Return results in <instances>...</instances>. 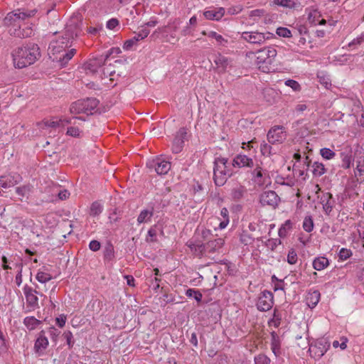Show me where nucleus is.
I'll use <instances>...</instances> for the list:
<instances>
[{
  "instance_id": "nucleus-27",
  "label": "nucleus",
  "mask_w": 364,
  "mask_h": 364,
  "mask_svg": "<svg viewBox=\"0 0 364 364\" xmlns=\"http://www.w3.org/2000/svg\"><path fill=\"white\" fill-rule=\"evenodd\" d=\"M32 191V186L30 184L23 185L16 188V193L22 201L24 198H28Z\"/></svg>"
},
{
  "instance_id": "nucleus-61",
  "label": "nucleus",
  "mask_w": 364,
  "mask_h": 364,
  "mask_svg": "<svg viewBox=\"0 0 364 364\" xmlns=\"http://www.w3.org/2000/svg\"><path fill=\"white\" fill-rule=\"evenodd\" d=\"M16 266L19 267V269L18 271V273H17V274L16 276V279H15L17 286L19 287L22 283V267H23V264H22V263H19V264H16Z\"/></svg>"
},
{
  "instance_id": "nucleus-20",
  "label": "nucleus",
  "mask_w": 364,
  "mask_h": 364,
  "mask_svg": "<svg viewBox=\"0 0 364 364\" xmlns=\"http://www.w3.org/2000/svg\"><path fill=\"white\" fill-rule=\"evenodd\" d=\"M224 14L225 9L223 7H213L203 12L205 18L212 21H219L223 18Z\"/></svg>"
},
{
  "instance_id": "nucleus-29",
  "label": "nucleus",
  "mask_w": 364,
  "mask_h": 364,
  "mask_svg": "<svg viewBox=\"0 0 364 364\" xmlns=\"http://www.w3.org/2000/svg\"><path fill=\"white\" fill-rule=\"evenodd\" d=\"M328 265V259L325 257H318L313 262V267L317 271L323 270Z\"/></svg>"
},
{
  "instance_id": "nucleus-18",
  "label": "nucleus",
  "mask_w": 364,
  "mask_h": 364,
  "mask_svg": "<svg viewBox=\"0 0 364 364\" xmlns=\"http://www.w3.org/2000/svg\"><path fill=\"white\" fill-rule=\"evenodd\" d=\"M232 165L238 168H252L254 166V161L252 158L248 157L246 155L237 154L235 156Z\"/></svg>"
},
{
  "instance_id": "nucleus-53",
  "label": "nucleus",
  "mask_w": 364,
  "mask_h": 364,
  "mask_svg": "<svg viewBox=\"0 0 364 364\" xmlns=\"http://www.w3.org/2000/svg\"><path fill=\"white\" fill-rule=\"evenodd\" d=\"M277 34L281 37L290 38L291 37V32L289 29L284 27H279L277 29Z\"/></svg>"
},
{
  "instance_id": "nucleus-59",
  "label": "nucleus",
  "mask_w": 364,
  "mask_h": 364,
  "mask_svg": "<svg viewBox=\"0 0 364 364\" xmlns=\"http://www.w3.org/2000/svg\"><path fill=\"white\" fill-rule=\"evenodd\" d=\"M63 336L66 340L67 344L69 346V348H73L74 345V341H73V333L70 331H65L63 333Z\"/></svg>"
},
{
  "instance_id": "nucleus-11",
  "label": "nucleus",
  "mask_w": 364,
  "mask_h": 364,
  "mask_svg": "<svg viewBox=\"0 0 364 364\" xmlns=\"http://www.w3.org/2000/svg\"><path fill=\"white\" fill-rule=\"evenodd\" d=\"M23 293L28 306L32 307L33 309H37L39 307L37 294H40V293L38 291L28 285H25L23 287Z\"/></svg>"
},
{
  "instance_id": "nucleus-35",
  "label": "nucleus",
  "mask_w": 364,
  "mask_h": 364,
  "mask_svg": "<svg viewBox=\"0 0 364 364\" xmlns=\"http://www.w3.org/2000/svg\"><path fill=\"white\" fill-rule=\"evenodd\" d=\"M23 323L29 330H33L41 323V321L34 316H27L24 318Z\"/></svg>"
},
{
  "instance_id": "nucleus-9",
  "label": "nucleus",
  "mask_w": 364,
  "mask_h": 364,
  "mask_svg": "<svg viewBox=\"0 0 364 364\" xmlns=\"http://www.w3.org/2000/svg\"><path fill=\"white\" fill-rule=\"evenodd\" d=\"M80 31V30L77 23L68 24L66 26L63 34L55 41H60L65 44L67 41L73 42V40L78 36Z\"/></svg>"
},
{
  "instance_id": "nucleus-16",
  "label": "nucleus",
  "mask_w": 364,
  "mask_h": 364,
  "mask_svg": "<svg viewBox=\"0 0 364 364\" xmlns=\"http://www.w3.org/2000/svg\"><path fill=\"white\" fill-rule=\"evenodd\" d=\"M106 60L107 58L105 55L93 58L85 64V69L92 73H95L100 68L105 65Z\"/></svg>"
},
{
  "instance_id": "nucleus-1",
  "label": "nucleus",
  "mask_w": 364,
  "mask_h": 364,
  "mask_svg": "<svg viewBox=\"0 0 364 364\" xmlns=\"http://www.w3.org/2000/svg\"><path fill=\"white\" fill-rule=\"evenodd\" d=\"M36 12V10L24 11L17 9L9 13L4 19V24L10 27L9 34L20 38L31 36L33 34L32 28L28 26L21 28V26L24 20L33 16Z\"/></svg>"
},
{
  "instance_id": "nucleus-6",
  "label": "nucleus",
  "mask_w": 364,
  "mask_h": 364,
  "mask_svg": "<svg viewBox=\"0 0 364 364\" xmlns=\"http://www.w3.org/2000/svg\"><path fill=\"white\" fill-rule=\"evenodd\" d=\"M267 141L270 144H282L287 139V133L283 126H274L267 132Z\"/></svg>"
},
{
  "instance_id": "nucleus-31",
  "label": "nucleus",
  "mask_w": 364,
  "mask_h": 364,
  "mask_svg": "<svg viewBox=\"0 0 364 364\" xmlns=\"http://www.w3.org/2000/svg\"><path fill=\"white\" fill-rule=\"evenodd\" d=\"M85 106L82 100H79L70 105V111L72 114H77L80 113L85 114Z\"/></svg>"
},
{
  "instance_id": "nucleus-21",
  "label": "nucleus",
  "mask_w": 364,
  "mask_h": 364,
  "mask_svg": "<svg viewBox=\"0 0 364 364\" xmlns=\"http://www.w3.org/2000/svg\"><path fill=\"white\" fill-rule=\"evenodd\" d=\"M48 338L43 335V332H41L34 344L36 353L38 355H41L43 353V350L48 347Z\"/></svg>"
},
{
  "instance_id": "nucleus-37",
  "label": "nucleus",
  "mask_w": 364,
  "mask_h": 364,
  "mask_svg": "<svg viewBox=\"0 0 364 364\" xmlns=\"http://www.w3.org/2000/svg\"><path fill=\"white\" fill-rule=\"evenodd\" d=\"M292 228V223L290 220H286L284 224L279 229V236L280 237H285L287 235L288 232Z\"/></svg>"
},
{
  "instance_id": "nucleus-26",
  "label": "nucleus",
  "mask_w": 364,
  "mask_h": 364,
  "mask_svg": "<svg viewBox=\"0 0 364 364\" xmlns=\"http://www.w3.org/2000/svg\"><path fill=\"white\" fill-rule=\"evenodd\" d=\"M320 296V292L317 290L309 292L306 298V304L310 308H314L319 302Z\"/></svg>"
},
{
  "instance_id": "nucleus-54",
  "label": "nucleus",
  "mask_w": 364,
  "mask_h": 364,
  "mask_svg": "<svg viewBox=\"0 0 364 364\" xmlns=\"http://www.w3.org/2000/svg\"><path fill=\"white\" fill-rule=\"evenodd\" d=\"M285 85L291 87L294 91H300L301 85L299 83L294 80H287L284 82Z\"/></svg>"
},
{
  "instance_id": "nucleus-60",
  "label": "nucleus",
  "mask_w": 364,
  "mask_h": 364,
  "mask_svg": "<svg viewBox=\"0 0 364 364\" xmlns=\"http://www.w3.org/2000/svg\"><path fill=\"white\" fill-rule=\"evenodd\" d=\"M67 134L74 137H80V131L77 127H70L68 128Z\"/></svg>"
},
{
  "instance_id": "nucleus-36",
  "label": "nucleus",
  "mask_w": 364,
  "mask_h": 364,
  "mask_svg": "<svg viewBox=\"0 0 364 364\" xmlns=\"http://www.w3.org/2000/svg\"><path fill=\"white\" fill-rule=\"evenodd\" d=\"M186 296L188 298H193L198 303H200L203 298L201 292L195 289H188L186 291Z\"/></svg>"
},
{
  "instance_id": "nucleus-28",
  "label": "nucleus",
  "mask_w": 364,
  "mask_h": 364,
  "mask_svg": "<svg viewBox=\"0 0 364 364\" xmlns=\"http://www.w3.org/2000/svg\"><path fill=\"white\" fill-rule=\"evenodd\" d=\"M154 215V208L151 210H143L141 211L137 218V222L139 224L148 223L151 220Z\"/></svg>"
},
{
  "instance_id": "nucleus-5",
  "label": "nucleus",
  "mask_w": 364,
  "mask_h": 364,
  "mask_svg": "<svg viewBox=\"0 0 364 364\" xmlns=\"http://www.w3.org/2000/svg\"><path fill=\"white\" fill-rule=\"evenodd\" d=\"M274 304V294L267 290L262 291L256 303L258 311L264 312L270 310Z\"/></svg>"
},
{
  "instance_id": "nucleus-13",
  "label": "nucleus",
  "mask_w": 364,
  "mask_h": 364,
  "mask_svg": "<svg viewBox=\"0 0 364 364\" xmlns=\"http://www.w3.org/2000/svg\"><path fill=\"white\" fill-rule=\"evenodd\" d=\"M22 177L18 173H12L9 175L0 176V181L1 182L3 188H9L19 183L22 181Z\"/></svg>"
},
{
  "instance_id": "nucleus-57",
  "label": "nucleus",
  "mask_w": 364,
  "mask_h": 364,
  "mask_svg": "<svg viewBox=\"0 0 364 364\" xmlns=\"http://www.w3.org/2000/svg\"><path fill=\"white\" fill-rule=\"evenodd\" d=\"M258 54H264L267 58V60L268 62L267 63H269L270 62V60L269 58L271 57H274L276 55V50L274 49H263V50H259L257 53Z\"/></svg>"
},
{
  "instance_id": "nucleus-64",
  "label": "nucleus",
  "mask_w": 364,
  "mask_h": 364,
  "mask_svg": "<svg viewBox=\"0 0 364 364\" xmlns=\"http://www.w3.org/2000/svg\"><path fill=\"white\" fill-rule=\"evenodd\" d=\"M119 25V21L117 18H112L107 22V28L112 30Z\"/></svg>"
},
{
  "instance_id": "nucleus-22",
  "label": "nucleus",
  "mask_w": 364,
  "mask_h": 364,
  "mask_svg": "<svg viewBox=\"0 0 364 364\" xmlns=\"http://www.w3.org/2000/svg\"><path fill=\"white\" fill-rule=\"evenodd\" d=\"M266 173H264L262 167L257 166L252 171V180L259 186L265 184V176Z\"/></svg>"
},
{
  "instance_id": "nucleus-24",
  "label": "nucleus",
  "mask_w": 364,
  "mask_h": 364,
  "mask_svg": "<svg viewBox=\"0 0 364 364\" xmlns=\"http://www.w3.org/2000/svg\"><path fill=\"white\" fill-rule=\"evenodd\" d=\"M225 243L224 239L220 237L214 240H209L205 243L207 251L209 252H215L220 249Z\"/></svg>"
},
{
  "instance_id": "nucleus-38",
  "label": "nucleus",
  "mask_w": 364,
  "mask_h": 364,
  "mask_svg": "<svg viewBox=\"0 0 364 364\" xmlns=\"http://www.w3.org/2000/svg\"><path fill=\"white\" fill-rule=\"evenodd\" d=\"M240 241L245 245H249L254 242V238L247 231H242L240 235Z\"/></svg>"
},
{
  "instance_id": "nucleus-33",
  "label": "nucleus",
  "mask_w": 364,
  "mask_h": 364,
  "mask_svg": "<svg viewBox=\"0 0 364 364\" xmlns=\"http://www.w3.org/2000/svg\"><path fill=\"white\" fill-rule=\"evenodd\" d=\"M246 192V188L243 186H239L236 188H232L231 191V197L235 200H240L243 198L245 193Z\"/></svg>"
},
{
  "instance_id": "nucleus-12",
  "label": "nucleus",
  "mask_w": 364,
  "mask_h": 364,
  "mask_svg": "<svg viewBox=\"0 0 364 364\" xmlns=\"http://www.w3.org/2000/svg\"><path fill=\"white\" fill-rule=\"evenodd\" d=\"M181 21L178 18L174 19L172 22H169L167 26L159 28V31L162 33L169 35L171 38L178 40L176 33L180 28Z\"/></svg>"
},
{
  "instance_id": "nucleus-2",
  "label": "nucleus",
  "mask_w": 364,
  "mask_h": 364,
  "mask_svg": "<svg viewBox=\"0 0 364 364\" xmlns=\"http://www.w3.org/2000/svg\"><path fill=\"white\" fill-rule=\"evenodd\" d=\"M11 55L14 65L23 68L33 64L41 57L40 48L36 43H29L14 50Z\"/></svg>"
},
{
  "instance_id": "nucleus-19",
  "label": "nucleus",
  "mask_w": 364,
  "mask_h": 364,
  "mask_svg": "<svg viewBox=\"0 0 364 364\" xmlns=\"http://www.w3.org/2000/svg\"><path fill=\"white\" fill-rule=\"evenodd\" d=\"M150 31L148 28H142L138 33L136 34L135 36L124 42L123 48L124 50H129L136 42L143 40L146 37H147Z\"/></svg>"
},
{
  "instance_id": "nucleus-44",
  "label": "nucleus",
  "mask_w": 364,
  "mask_h": 364,
  "mask_svg": "<svg viewBox=\"0 0 364 364\" xmlns=\"http://www.w3.org/2000/svg\"><path fill=\"white\" fill-rule=\"evenodd\" d=\"M303 228L307 232H310L314 229V222L311 216H306L303 222Z\"/></svg>"
},
{
  "instance_id": "nucleus-49",
  "label": "nucleus",
  "mask_w": 364,
  "mask_h": 364,
  "mask_svg": "<svg viewBox=\"0 0 364 364\" xmlns=\"http://www.w3.org/2000/svg\"><path fill=\"white\" fill-rule=\"evenodd\" d=\"M208 36L211 38H215L217 42L220 45L225 46V43L228 42L221 35L218 34L215 31H210L208 33Z\"/></svg>"
},
{
  "instance_id": "nucleus-52",
  "label": "nucleus",
  "mask_w": 364,
  "mask_h": 364,
  "mask_svg": "<svg viewBox=\"0 0 364 364\" xmlns=\"http://www.w3.org/2000/svg\"><path fill=\"white\" fill-rule=\"evenodd\" d=\"M255 364H270V359L264 354H259L255 358Z\"/></svg>"
},
{
  "instance_id": "nucleus-15",
  "label": "nucleus",
  "mask_w": 364,
  "mask_h": 364,
  "mask_svg": "<svg viewBox=\"0 0 364 364\" xmlns=\"http://www.w3.org/2000/svg\"><path fill=\"white\" fill-rule=\"evenodd\" d=\"M241 38L252 44H262L265 41V36L259 32H243Z\"/></svg>"
},
{
  "instance_id": "nucleus-58",
  "label": "nucleus",
  "mask_w": 364,
  "mask_h": 364,
  "mask_svg": "<svg viewBox=\"0 0 364 364\" xmlns=\"http://www.w3.org/2000/svg\"><path fill=\"white\" fill-rule=\"evenodd\" d=\"M351 255L352 252L350 250L346 248H341L338 254L339 258L341 260H346L348 259Z\"/></svg>"
},
{
  "instance_id": "nucleus-17",
  "label": "nucleus",
  "mask_w": 364,
  "mask_h": 364,
  "mask_svg": "<svg viewBox=\"0 0 364 364\" xmlns=\"http://www.w3.org/2000/svg\"><path fill=\"white\" fill-rule=\"evenodd\" d=\"M187 245L191 251L198 257H201L207 250L205 244L199 240L192 239L187 242Z\"/></svg>"
},
{
  "instance_id": "nucleus-51",
  "label": "nucleus",
  "mask_w": 364,
  "mask_h": 364,
  "mask_svg": "<svg viewBox=\"0 0 364 364\" xmlns=\"http://www.w3.org/2000/svg\"><path fill=\"white\" fill-rule=\"evenodd\" d=\"M260 151L262 155L269 156L272 154V147L270 144L264 141L260 145Z\"/></svg>"
},
{
  "instance_id": "nucleus-42",
  "label": "nucleus",
  "mask_w": 364,
  "mask_h": 364,
  "mask_svg": "<svg viewBox=\"0 0 364 364\" xmlns=\"http://www.w3.org/2000/svg\"><path fill=\"white\" fill-rule=\"evenodd\" d=\"M157 235V227L156 225H154L151 227L148 231V237L146 240L148 242H154L157 241L156 239Z\"/></svg>"
},
{
  "instance_id": "nucleus-7",
  "label": "nucleus",
  "mask_w": 364,
  "mask_h": 364,
  "mask_svg": "<svg viewBox=\"0 0 364 364\" xmlns=\"http://www.w3.org/2000/svg\"><path fill=\"white\" fill-rule=\"evenodd\" d=\"M147 167L159 175L166 174L171 168V163L162 158H156L147 162Z\"/></svg>"
},
{
  "instance_id": "nucleus-48",
  "label": "nucleus",
  "mask_w": 364,
  "mask_h": 364,
  "mask_svg": "<svg viewBox=\"0 0 364 364\" xmlns=\"http://www.w3.org/2000/svg\"><path fill=\"white\" fill-rule=\"evenodd\" d=\"M320 154L323 159L327 160L333 159L336 155L335 152L328 148L321 149Z\"/></svg>"
},
{
  "instance_id": "nucleus-46",
  "label": "nucleus",
  "mask_w": 364,
  "mask_h": 364,
  "mask_svg": "<svg viewBox=\"0 0 364 364\" xmlns=\"http://www.w3.org/2000/svg\"><path fill=\"white\" fill-rule=\"evenodd\" d=\"M342 164L343 168H349L352 161V156L349 154L341 153Z\"/></svg>"
},
{
  "instance_id": "nucleus-25",
  "label": "nucleus",
  "mask_w": 364,
  "mask_h": 364,
  "mask_svg": "<svg viewBox=\"0 0 364 364\" xmlns=\"http://www.w3.org/2000/svg\"><path fill=\"white\" fill-rule=\"evenodd\" d=\"M82 102L85 108V114L87 115L92 114L99 105V100L92 97L83 99Z\"/></svg>"
},
{
  "instance_id": "nucleus-47",
  "label": "nucleus",
  "mask_w": 364,
  "mask_h": 364,
  "mask_svg": "<svg viewBox=\"0 0 364 364\" xmlns=\"http://www.w3.org/2000/svg\"><path fill=\"white\" fill-rule=\"evenodd\" d=\"M36 279L41 283H46L52 279V276L50 274L38 272L36 277Z\"/></svg>"
},
{
  "instance_id": "nucleus-43",
  "label": "nucleus",
  "mask_w": 364,
  "mask_h": 364,
  "mask_svg": "<svg viewBox=\"0 0 364 364\" xmlns=\"http://www.w3.org/2000/svg\"><path fill=\"white\" fill-rule=\"evenodd\" d=\"M325 197H326V202L325 199L322 198L323 208L327 214H329L333 209V205L330 203V200L332 198V195L331 193H327Z\"/></svg>"
},
{
  "instance_id": "nucleus-56",
  "label": "nucleus",
  "mask_w": 364,
  "mask_h": 364,
  "mask_svg": "<svg viewBox=\"0 0 364 364\" xmlns=\"http://www.w3.org/2000/svg\"><path fill=\"white\" fill-rule=\"evenodd\" d=\"M320 16V12L318 10L315 9L309 14L308 19L311 23L316 24L317 18Z\"/></svg>"
},
{
  "instance_id": "nucleus-50",
  "label": "nucleus",
  "mask_w": 364,
  "mask_h": 364,
  "mask_svg": "<svg viewBox=\"0 0 364 364\" xmlns=\"http://www.w3.org/2000/svg\"><path fill=\"white\" fill-rule=\"evenodd\" d=\"M282 243L280 239H269L266 242L265 245L270 248L272 251H274L277 247Z\"/></svg>"
},
{
  "instance_id": "nucleus-14",
  "label": "nucleus",
  "mask_w": 364,
  "mask_h": 364,
  "mask_svg": "<svg viewBox=\"0 0 364 364\" xmlns=\"http://www.w3.org/2000/svg\"><path fill=\"white\" fill-rule=\"evenodd\" d=\"M330 343L325 338L318 340L316 344L310 348L318 358H321L329 349Z\"/></svg>"
},
{
  "instance_id": "nucleus-39",
  "label": "nucleus",
  "mask_w": 364,
  "mask_h": 364,
  "mask_svg": "<svg viewBox=\"0 0 364 364\" xmlns=\"http://www.w3.org/2000/svg\"><path fill=\"white\" fill-rule=\"evenodd\" d=\"M282 318V314L277 309H274L273 318L269 320V323H272L275 328H278L280 326Z\"/></svg>"
},
{
  "instance_id": "nucleus-10",
  "label": "nucleus",
  "mask_w": 364,
  "mask_h": 364,
  "mask_svg": "<svg viewBox=\"0 0 364 364\" xmlns=\"http://www.w3.org/2000/svg\"><path fill=\"white\" fill-rule=\"evenodd\" d=\"M279 201V198L274 191L263 192L259 196V202L262 206L269 205L275 208Z\"/></svg>"
},
{
  "instance_id": "nucleus-30",
  "label": "nucleus",
  "mask_w": 364,
  "mask_h": 364,
  "mask_svg": "<svg viewBox=\"0 0 364 364\" xmlns=\"http://www.w3.org/2000/svg\"><path fill=\"white\" fill-rule=\"evenodd\" d=\"M214 63L216 64V65L219 68H221L222 70L224 72V71H225L228 65H229L230 60L225 56H224L221 54H218L215 56V58L214 59Z\"/></svg>"
},
{
  "instance_id": "nucleus-45",
  "label": "nucleus",
  "mask_w": 364,
  "mask_h": 364,
  "mask_svg": "<svg viewBox=\"0 0 364 364\" xmlns=\"http://www.w3.org/2000/svg\"><path fill=\"white\" fill-rule=\"evenodd\" d=\"M8 347L4 333L0 330V355L7 352Z\"/></svg>"
},
{
  "instance_id": "nucleus-34",
  "label": "nucleus",
  "mask_w": 364,
  "mask_h": 364,
  "mask_svg": "<svg viewBox=\"0 0 364 364\" xmlns=\"http://www.w3.org/2000/svg\"><path fill=\"white\" fill-rule=\"evenodd\" d=\"M312 173L315 177H320L326 173V168L322 163L315 161L312 164Z\"/></svg>"
},
{
  "instance_id": "nucleus-23",
  "label": "nucleus",
  "mask_w": 364,
  "mask_h": 364,
  "mask_svg": "<svg viewBox=\"0 0 364 364\" xmlns=\"http://www.w3.org/2000/svg\"><path fill=\"white\" fill-rule=\"evenodd\" d=\"M271 349L275 356L278 357L281 354V341L275 331L271 333Z\"/></svg>"
},
{
  "instance_id": "nucleus-41",
  "label": "nucleus",
  "mask_w": 364,
  "mask_h": 364,
  "mask_svg": "<svg viewBox=\"0 0 364 364\" xmlns=\"http://www.w3.org/2000/svg\"><path fill=\"white\" fill-rule=\"evenodd\" d=\"M102 211V206L97 201L93 202L90 207V215L97 216L99 215Z\"/></svg>"
},
{
  "instance_id": "nucleus-63",
  "label": "nucleus",
  "mask_w": 364,
  "mask_h": 364,
  "mask_svg": "<svg viewBox=\"0 0 364 364\" xmlns=\"http://www.w3.org/2000/svg\"><path fill=\"white\" fill-rule=\"evenodd\" d=\"M101 244L99 241L93 240H92L89 244L90 249L93 251L96 252L100 249Z\"/></svg>"
},
{
  "instance_id": "nucleus-8",
  "label": "nucleus",
  "mask_w": 364,
  "mask_h": 364,
  "mask_svg": "<svg viewBox=\"0 0 364 364\" xmlns=\"http://www.w3.org/2000/svg\"><path fill=\"white\" fill-rule=\"evenodd\" d=\"M188 132L185 127H181L176 132L171 146L172 152L174 154L180 153L184 146V143L188 140Z\"/></svg>"
},
{
  "instance_id": "nucleus-32",
  "label": "nucleus",
  "mask_w": 364,
  "mask_h": 364,
  "mask_svg": "<svg viewBox=\"0 0 364 364\" xmlns=\"http://www.w3.org/2000/svg\"><path fill=\"white\" fill-rule=\"evenodd\" d=\"M103 257L105 261L107 262L112 261L114 258V249L112 243L109 242L106 245L103 252Z\"/></svg>"
},
{
  "instance_id": "nucleus-62",
  "label": "nucleus",
  "mask_w": 364,
  "mask_h": 364,
  "mask_svg": "<svg viewBox=\"0 0 364 364\" xmlns=\"http://www.w3.org/2000/svg\"><path fill=\"white\" fill-rule=\"evenodd\" d=\"M363 41H364V34H363L360 37H358V38L353 39L352 41H350L348 43V46L349 48H351V47H353V46H355L360 45Z\"/></svg>"
},
{
  "instance_id": "nucleus-40",
  "label": "nucleus",
  "mask_w": 364,
  "mask_h": 364,
  "mask_svg": "<svg viewBox=\"0 0 364 364\" xmlns=\"http://www.w3.org/2000/svg\"><path fill=\"white\" fill-rule=\"evenodd\" d=\"M274 5L282 6L284 8H294L295 6V2L292 0H274L272 1Z\"/></svg>"
},
{
  "instance_id": "nucleus-4",
  "label": "nucleus",
  "mask_w": 364,
  "mask_h": 364,
  "mask_svg": "<svg viewBox=\"0 0 364 364\" xmlns=\"http://www.w3.org/2000/svg\"><path fill=\"white\" fill-rule=\"evenodd\" d=\"M232 175L228 166V159L216 157L213 162V181L216 186H223Z\"/></svg>"
},
{
  "instance_id": "nucleus-55",
  "label": "nucleus",
  "mask_w": 364,
  "mask_h": 364,
  "mask_svg": "<svg viewBox=\"0 0 364 364\" xmlns=\"http://www.w3.org/2000/svg\"><path fill=\"white\" fill-rule=\"evenodd\" d=\"M297 254L294 249H291L287 255V262L290 264H294L297 262Z\"/></svg>"
},
{
  "instance_id": "nucleus-3",
  "label": "nucleus",
  "mask_w": 364,
  "mask_h": 364,
  "mask_svg": "<svg viewBox=\"0 0 364 364\" xmlns=\"http://www.w3.org/2000/svg\"><path fill=\"white\" fill-rule=\"evenodd\" d=\"M72 41H67L65 44L60 41L53 40L48 47V55L53 62H56L61 68L66 66L68 63L76 53V49L71 48Z\"/></svg>"
}]
</instances>
